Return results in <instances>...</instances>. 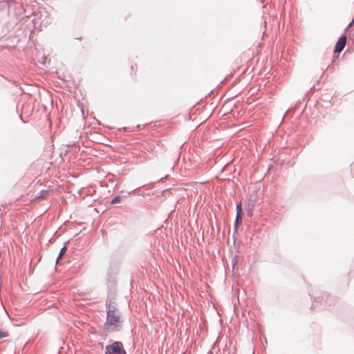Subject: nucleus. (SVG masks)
Listing matches in <instances>:
<instances>
[{"instance_id":"obj_1","label":"nucleus","mask_w":354,"mask_h":354,"mask_svg":"<svg viewBox=\"0 0 354 354\" xmlns=\"http://www.w3.org/2000/svg\"><path fill=\"white\" fill-rule=\"evenodd\" d=\"M122 327V319L118 310L114 304H109L107 306L106 321L104 328L108 331L118 330Z\"/></svg>"},{"instance_id":"obj_2","label":"nucleus","mask_w":354,"mask_h":354,"mask_svg":"<svg viewBox=\"0 0 354 354\" xmlns=\"http://www.w3.org/2000/svg\"><path fill=\"white\" fill-rule=\"evenodd\" d=\"M106 354H127L124 349L123 344L120 342H114L113 344L106 346Z\"/></svg>"},{"instance_id":"obj_3","label":"nucleus","mask_w":354,"mask_h":354,"mask_svg":"<svg viewBox=\"0 0 354 354\" xmlns=\"http://www.w3.org/2000/svg\"><path fill=\"white\" fill-rule=\"evenodd\" d=\"M346 42V37L345 35L341 36L335 44V53H340L345 47Z\"/></svg>"},{"instance_id":"obj_4","label":"nucleus","mask_w":354,"mask_h":354,"mask_svg":"<svg viewBox=\"0 0 354 354\" xmlns=\"http://www.w3.org/2000/svg\"><path fill=\"white\" fill-rule=\"evenodd\" d=\"M66 250V247H64L61 249L60 252H59V256L57 259V261H56V263H57L58 261L60 260V259L62 257V256L65 254V252Z\"/></svg>"},{"instance_id":"obj_5","label":"nucleus","mask_w":354,"mask_h":354,"mask_svg":"<svg viewBox=\"0 0 354 354\" xmlns=\"http://www.w3.org/2000/svg\"><path fill=\"white\" fill-rule=\"evenodd\" d=\"M242 215L243 214H237L236 216V221H235V226L239 225L242 222Z\"/></svg>"},{"instance_id":"obj_6","label":"nucleus","mask_w":354,"mask_h":354,"mask_svg":"<svg viewBox=\"0 0 354 354\" xmlns=\"http://www.w3.org/2000/svg\"><path fill=\"white\" fill-rule=\"evenodd\" d=\"M9 336V333L7 330L0 329V339L7 337Z\"/></svg>"},{"instance_id":"obj_7","label":"nucleus","mask_w":354,"mask_h":354,"mask_svg":"<svg viewBox=\"0 0 354 354\" xmlns=\"http://www.w3.org/2000/svg\"><path fill=\"white\" fill-rule=\"evenodd\" d=\"M236 214H243L241 203L236 205Z\"/></svg>"},{"instance_id":"obj_8","label":"nucleus","mask_w":354,"mask_h":354,"mask_svg":"<svg viewBox=\"0 0 354 354\" xmlns=\"http://www.w3.org/2000/svg\"><path fill=\"white\" fill-rule=\"evenodd\" d=\"M120 201V196H118L111 201V204H115Z\"/></svg>"}]
</instances>
